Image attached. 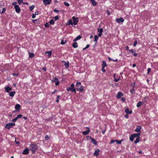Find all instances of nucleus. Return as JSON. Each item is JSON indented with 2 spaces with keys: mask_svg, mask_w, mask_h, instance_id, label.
I'll return each instance as SVG.
<instances>
[{
  "mask_svg": "<svg viewBox=\"0 0 158 158\" xmlns=\"http://www.w3.org/2000/svg\"><path fill=\"white\" fill-rule=\"evenodd\" d=\"M72 19L74 25H77L79 21V19L77 17L75 18L74 16H73L72 17Z\"/></svg>",
  "mask_w": 158,
  "mask_h": 158,
  "instance_id": "nucleus-3",
  "label": "nucleus"
},
{
  "mask_svg": "<svg viewBox=\"0 0 158 158\" xmlns=\"http://www.w3.org/2000/svg\"><path fill=\"white\" fill-rule=\"evenodd\" d=\"M81 38V37L80 35H79L76 38H75L74 40L73 41L75 42L77 40H80Z\"/></svg>",
  "mask_w": 158,
  "mask_h": 158,
  "instance_id": "nucleus-22",
  "label": "nucleus"
},
{
  "mask_svg": "<svg viewBox=\"0 0 158 158\" xmlns=\"http://www.w3.org/2000/svg\"><path fill=\"white\" fill-rule=\"evenodd\" d=\"M83 86L81 85L79 88H77V90L78 91H80L81 92H82L83 91Z\"/></svg>",
  "mask_w": 158,
  "mask_h": 158,
  "instance_id": "nucleus-12",
  "label": "nucleus"
},
{
  "mask_svg": "<svg viewBox=\"0 0 158 158\" xmlns=\"http://www.w3.org/2000/svg\"><path fill=\"white\" fill-rule=\"evenodd\" d=\"M46 53L48 54V56L50 57L52 55V52L51 51H46Z\"/></svg>",
  "mask_w": 158,
  "mask_h": 158,
  "instance_id": "nucleus-36",
  "label": "nucleus"
},
{
  "mask_svg": "<svg viewBox=\"0 0 158 158\" xmlns=\"http://www.w3.org/2000/svg\"><path fill=\"white\" fill-rule=\"evenodd\" d=\"M137 41H134V44H133V46L134 47H135L137 44Z\"/></svg>",
  "mask_w": 158,
  "mask_h": 158,
  "instance_id": "nucleus-48",
  "label": "nucleus"
},
{
  "mask_svg": "<svg viewBox=\"0 0 158 158\" xmlns=\"http://www.w3.org/2000/svg\"><path fill=\"white\" fill-rule=\"evenodd\" d=\"M16 143L17 144H20V142L19 141H17L15 140V141Z\"/></svg>",
  "mask_w": 158,
  "mask_h": 158,
  "instance_id": "nucleus-61",
  "label": "nucleus"
},
{
  "mask_svg": "<svg viewBox=\"0 0 158 158\" xmlns=\"http://www.w3.org/2000/svg\"><path fill=\"white\" fill-rule=\"evenodd\" d=\"M104 68H102V72H103L104 73H105V71H106V70L104 69Z\"/></svg>",
  "mask_w": 158,
  "mask_h": 158,
  "instance_id": "nucleus-62",
  "label": "nucleus"
},
{
  "mask_svg": "<svg viewBox=\"0 0 158 158\" xmlns=\"http://www.w3.org/2000/svg\"><path fill=\"white\" fill-rule=\"evenodd\" d=\"M35 8V6L32 5L29 6V9L31 11H32Z\"/></svg>",
  "mask_w": 158,
  "mask_h": 158,
  "instance_id": "nucleus-33",
  "label": "nucleus"
},
{
  "mask_svg": "<svg viewBox=\"0 0 158 158\" xmlns=\"http://www.w3.org/2000/svg\"><path fill=\"white\" fill-rule=\"evenodd\" d=\"M130 140L131 141H133L134 140V138L133 136H132V135H131V136L130 137Z\"/></svg>",
  "mask_w": 158,
  "mask_h": 158,
  "instance_id": "nucleus-41",
  "label": "nucleus"
},
{
  "mask_svg": "<svg viewBox=\"0 0 158 158\" xmlns=\"http://www.w3.org/2000/svg\"><path fill=\"white\" fill-rule=\"evenodd\" d=\"M59 81H57V82L55 83V85H58L59 84Z\"/></svg>",
  "mask_w": 158,
  "mask_h": 158,
  "instance_id": "nucleus-64",
  "label": "nucleus"
},
{
  "mask_svg": "<svg viewBox=\"0 0 158 158\" xmlns=\"http://www.w3.org/2000/svg\"><path fill=\"white\" fill-rule=\"evenodd\" d=\"M29 149L28 148H25L23 151L22 152L23 154L25 155L28 154L29 153Z\"/></svg>",
  "mask_w": 158,
  "mask_h": 158,
  "instance_id": "nucleus-9",
  "label": "nucleus"
},
{
  "mask_svg": "<svg viewBox=\"0 0 158 158\" xmlns=\"http://www.w3.org/2000/svg\"><path fill=\"white\" fill-rule=\"evenodd\" d=\"M103 63L102 64V68H105L106 66V62L105 61H103Z\"/></svg>",
  "mask_w": 158,
  "mask_h": 158,
  "instance_id": "nucleus-27",
  "label": "nucleus"
},
{
  "mask_svg": "<svg viewBox=\"0 0 158 158\" xmlns=\"http://www.w3.org/2000/svg\"><path fill=\"white\" fill-rule=\"evenodd\" d=\"M64 4L65 6H69V4L66 2H64Z\"/></svg>",
  "mask_w": 158,
  "mask_h": 158,
  "instance_id": "nucleus-47",
  "label": "nucleus"
},
{
  "mask_svg": "<svg viewBox=\"0 0 158 158\" xmlns=\"http://www.w3.org/2000/svg\"><path fill=\"white\" fill-rule=\"evenodd\" d=\"M18 118H17V117L15 118H14V119H13L12 120V121L13 122H15V121H16L18 119Z\"/></svg>",
  "mask_w": 158,
  "mask_h": 158,
  "instance_id": "nucleus-43",
  "label": "nucleus"
},
{
  "mask_svg": "<svg viewBox=\"0 0 158 158\" xmlns=\"http://www.w3.org/2000/svg\"><path fill=\"white\" fill-rule=\"evenodd\" d=\"M14 8L15 9V11L17 13H19L21 10L19 6L18 5H15L14 6Z\"/></svg>",
  "mask_w": 158,
  "mask_h": 158,
  "instance_id": "nucleus-4",
  "label": "nucleus"
},
{
  "mask_svg": "<svg viewBox=\"0 0 158 158\" xmlns=\"http://www.w3.org/2000/svg\"><path fill=\"white\" fill-rule=\"evenodd\" d=\"M134 87H133V88L130 90V92L132 94H134L135 92H134Z\"/></svg>",
  "mask_w": 158,
  "mask_h": 158,
  "instance_id": "nucleus-42",
  "label": "nucleus"
},
{
  "mask_svg": "<svg viewBox=\"0 0 158 158\" xmlns=\"http://www.w3.org/2000/svg\"><path fill=\"white\" fill-rule=\"evenodd\" d=\"M90 138L91 140V142L93 143V144L95 145H96L97 144V142L94 138H92L91 137H90Z\"/></svg>",
  "mask_w": 158,
  "mask_h": 158,
  "instance_id": "nucleus-13",
  "label": "nucleus"
},
{
  "mask_svg": "<svg viewBox=\"0 0 158 158\" xmlns=\"http://www.w3.org/2000/svg\"><path fill=\"white\" fill-rule=\"evenodd\" d=\"M103 29L102 28H98V32L100 33H102L103 31Z\"/></svg>",
  "mask_w": 158,
  "mask_h": 158,
  "instance_id": "nucleus-30",
  "label": "nucleus"
},
{
  "mask_svg": "<svg viewBox=\"0 0 158 158\" xmlns=\"http://www.w3.org/2000/svg\"><path fill=\"white\" fill-rule=\"evenodd\" d=\"M143 103L142 102L139 101L137 103L136 106L137 107H139L141 105H142V104Z\"/></svg>",
  "mask_w": 158,
  "mask_h": 158,
  "instance_id": "nucleus-20",
  "label": "nucleus"
},
{
  "mask_svg": "<svg viewBox=\"0 0 158 158\" xmlns=\"http://www.w3.org/2000/svg\"><path fill=\"white\" fill-rule=\"evenodd\" d=\"M73 47L74 48H77L78 47V44L77 42H75L72 45Z\"/></svg>",
  "mask_w": 158,
  "mask_h": 158,
  "instance_id": "nucleus-24",
  "label": "nucleus"
},
{
  "mask_svg": "<svg viewBox=\"0 0 158 158\" xmlns=\"http://www.w3.org/2000/svg\"><path fill=\"white\" fill-rule=\"evenodd\" d=\"M15 94V91H12L10 93L9 95L11 97H13Z\"/></svg>",
  "mask_w": 158,
  "mask_h": 158,
  "instance_id": "nucleus-25",
  "label": "nucleus"
},
{
  "mask_svg": "<svg viewBox=\"0 0 158 158\" xmlns=\"http://www.w3.org/2000/svg\"><path fill=\"white\" fill-rule=\"evenodd\" d=\"M140 141L139 137H137L135 140L134 141V143L135 144L137 143Z\"/></svg>",
  "mask_w": 158,
  "mask_h": 158,
  "instance_id": "nucleus-29",
  "label": "nucleus"
},
{
  "mask_svg": "<svg viewBox=\"0 0 158 158\" xmlns=\"http://www.w3.org/2000/svg\"><path fill=\"white\" fill-rule=\"evenodd\" d=\"M15 124L12 123H7L5 126V128L8 129H9L11 127L14 126Z\"/></svg>",
  "mask_w": 158,
  "mask_h": 158,
  "instance_id": "nucleus-2",
  "label": "nucleus"
},
{
  "mask_svg": "<svg viewBox=\"0 0 158 158\" xmlns=\"http://www.w3.org/2000/svg\"><path fill=\"white\" fill-rule=\"evenodd\" d=\"M148 97H145L143 98V101L142 102L143 103L146 102V100L148 99Z\"/></svg>",
  "mask_w": 158,
  "mask_h": 158,
  "instance_id": "nucleus-34",
  "label": "nucleus"
},
{
  "mask_svg": "<svg viewBox=\"0 0 158 158\" xmlns=\"http://www.w3.org/2000/svg\"><path fill=\"white\" fill-rule=\"evenodd\" d=\"M22 115L21 114H19L17 115V117L18 118H20L22 117Z\"/></svg>",
  "mask_w": 158,
  "mask_h": 158,
  "instance_id": "nucleus-53",
  "label": "nucleus"
},
{
  "mask_svg": "<svg viewBox=\"0 0 158 158\" xmlns=\"http://www.w3.org/2000/svg\"><path fill=\"white\" fill-rule=\"evenodd\" d=\"M120 79H121V78H120V77L119 76L118 78H115V79H114V81L115 82H118V81H119Z\"/></svg>",
  "mask_w": 158,
  "mask_h": 158,
  "instance_id": "nucleus-35",
  "label": "nucleus"
},
{
  "mask_svg": "<svg viewBox=\"0 0 158 158\" xmlns=\"http://www.w3.org/2000/svg\"><path fill=\"white\" fill-rule=\"evenodd\" d=\"M142 127L141 126H137L136 127V128L135 129V131L137 132L140 133V130L141 129Z\"/></svg>",
  "mask_w": 158,
  "mask_h": 158,
  "instance_id": "nucleus-7",
  "label": "nucleus"
},
{
  "mask_svg": "<svg viewBox=\"0 0 158 158\" xmlns=\"http://www.w3.org/2000/svg\"><path fill=\"white\" fill-rule=\"evenodd\" d=\"M132 135V136H133L134 138H135L136 137H137V136L135 134V133L133 135Z\"/></svg>",
  "mask_w": 158,
  "mask_h": 158,
  "instance_id": "nucleus-59",
  "label": "nucleus"
},
{
  "mask_svg": "<svg viewBox=\"0 0 158 158\" xmlns=\"http://www.w3.org/2000/svg\"><path fill=\"white\" fill-rule=\"evenodd\" d=\"M60 97V95H58L56 97V102L58 103L59 102V99Z\"/></svg>",
  "mask_w": 158,
  "mask_h": 158,
  "instance_id": "nucleus-37",
  "label": "nucleus"
},
{
  "mask_svg": "<svg viewBox=\"0 0 158 158\" xmlns=\"http://www.w3.org/2000/svg\"><path fill=\"white\" fill-rule=\"evenodd\" d=\"M20 107L21 106L19 104H17L15 106V108L17 111H19L20 109Z\"/></svg>",
  "mask_w": 158,
  "mask_h": 158,
  "instance_id": "nucleus-11",
  "label": "nucleus"
},
{
  "mask_svg": "<svg viewBox=\"0 0 158 158\" xmlns=\"http://www.w3.org/2000/svg\"><path fill=\"white\" fill-rule=\"evenodd\" d=\"M45 138L46 140H48L49 139V137L48 135H46Z\"/></svg>",
  "mask_w": 158,
  "mask_h": 158,
  "instance_id": "nucleus-45",
  "label": "nucleus"
},
{
  "mask_svg": "<svg viewBox=\"0 0 158 158\" xmlns=\"http://www.w3.org/2000/svg\"><path fill=\"white\" fill-rule=\"evenodd\" d=\"M6 10V9L5 8H3L1 12V13L2 14L4 13Z\"/></svg>",
  "mask_w": 158,
  "mask_h": 158,
  "instance_id": "nucleus-44",
  "label": "nucleus"
},
{
  "mask_svg": "<svg viewBox=\"0 0 158 158\" xmlns=\"http://www.w3.org/2000/svg\"><path fill=\"white\" fill-rule=\"evenodd\" d=\"M35 15L34 14H33L32 15V18H35Z\"/></svg>",
  "mask_w": 158,
  "mask_h": 158,
  "instance_id": "nucleus-60",
  "label": "nucleus"
},
{
  "mask_svg": "<svg viewBox=\"0 0 158 158\" xmlns=\"http://www.w3.org/2000/svg\"><path fill=\"white\" fill-rule=\"evenodd\" d=\"M67 90L68 91H71V92L76 93V90L75 89L71 88V87H68L67 88Z\"/></svg>",
  "mask_w": 158,
  "mask_h": 158,
  "instance_id": "nucleus-6",
  "label": "nucleus"
},
{
  "mask_svg": "<svg viewBox=\"0 0 158 158\" xmlns=\"http://www.w3.org/2000/svg\"><path fill=\"white\" fill-rule=\"evenodd\" d=\"M140 133L139 132V133H135V134H136V136H137V137H139V136L140 135Z\"/></svg>",
  "mask_w": 158,
  "mask_h": 158,
  "instance_id": "nucleus-50",
  "label": "nucleus"
},
{
  "mask_svg": "<svg viewBox=\"0 0 158 158\" xmlns=\"http://www.w3.org/2000/svg\"><path fill=\"white\" fill-rule=\"evenodd\" d=\"M116 21L118 23H122L124 22V20L122 17H121L119 19L117 18L116 19Z\"/></svg>",
  "mask_w": 158,
  "mask_h": 158,
  "instance_id": "nucleus-5",
  "label": "nucleus"
},
{
  "mask_svg": "<svg viewBox=\"0 0 158 158\" xmlns=\"http://www.w3.org/2000/svg\"><path fill=\"white\" fill-rule=\"evenodd\" d=\"M54 11L56 13H57L59 12V11L58 10H56V9L54 10Z\"/></svg>",
  "mask_w": 158,
  "mask_h": 158,
  "instance_id": "nucleus-57",
  "label": "nucleus"
},
{
  "mask_svg": "<svg viewBox=\"0 0 158 158\" xmlns=\"http://www.w3.org/2000/svg\"><path fill=\"white\" fill-rule=\"evenodd\" d=\"M151 69L150 68H148V69H147V71H148L147 73L148 74L151 71Z\"/></svg>",
  "mask_w": 158,
  "mask_h": 158,
  "instance_id": "nucleus-49",
  "label": "nucleus"
},
{
  "mask_svg": "<svg viewBox=\"0 0 158 158\" xmlns=\"http://www.w3.org/2000/svg\"><path fill=\"white\" fill-rule=\"evenodd\" d=\"M18 2L19 4L20 5L22 3H23V0H18Z\"/></svg>",
  "mask_w": 158,
  "mask_h": 158,
  "instance_id": "nucleus-39",
  "label": "nucleus"
},
{
  "mask_svg": "<svg viewBox=\"0 0 158 158\" xmlns=\"http://www.w3.org/2000/svg\"><path fill=\"white\" fill-rule=\"evenodd\" d=\"M125 112L127 114H131L132 113V111L131 110L130 111H129V109L127 108L125 110Z\"/></svg>",
  "mask_w": 158,
  "mask_h": 158,
  "instance_id": "nucleus-14",
  "label": "nucleus"
},
{
  "mask_svg": "<svg viewBox=\"0 0 158 158\" xmlns=\"http://www.w3.org/2000/svg\"><path fill=\"white\" fill-rule=\"evenodd\" d=\"M63 62H64V65L65 66V67L66 68H69V63L68 61L67 62H65V61H62Z\"/></svg>",
  "mask_w": 158,
  "mask_h": 158,
  "instance_id": "nucleus-17",
  "label": "nucleus"
},
{
  "mask_svg": "<svg viewBox=\"0 0 158 158\" xmlns=\"http://www.w3.org/2000/svg\"><path fill=\"white\" fill-rule=\"evenodd\" d=\"M81 83L80 82H77L76 84V85L77 87H79L81 85Z\"/></svg>",
  "mask_w": 158,
  "mask_h": 158,
  "instance_id": "nucleus-38",
  "label": "nucleus"
},
{
  "mask_svg": "<svg viewBox=\"0 0 158 158\" xmlns=\"http://www.w3.org/2000/svg\"><path fill=\"white\" fill-rule=\"evenodd\" d=\"M57 90L56 89H55L53 92H52V94H54L55 93L57 92Z\"/></svg>",
  "mask_w": 158,
  "mask_h": 158,
  "instance_id": "nucleus-58",
  "label": "nucleus"
},
{
  "mask_svg": "<svg viewBox=\"0 0 158 158\" xmlns=\"http://www.w3.org/2000/svg\"><path fill=\"white\" fill-rule=\"evenodd\" d=\"M12 75L14 76H18L19 75V74L18 73H12Z\"/></svg>",
  "mask_w": 158,
  "mask_h": 158,
  "instance_id": "nucleus-51",
  "label": "nucleus"
},
{
  "mask_svg": "<svg viewBox=\"0 0 158 158\" xmlns=\"http://www.w3.org/2000/svg\"><path fill=\"white\" fill-rule=\"evenodd\" d=\"M52 0H44L43 1L44 4L45 5L49 4Z\"/></svg>",
  "mask_w": 158,
  "mask_h": 158,
  "instance_id": "nucleus-10",
  "label": "nucleus"
},
{
  "mask_svg": "<svg viewBox=\"0 0 158 158\" xmlns=\"http://www.w3.org/2000/svg\"><path fill=\"white\" fill-rule=\"evenodd\" d=\"M5 89L7 92H9L10 90H11L12 89L9 86H7L5 87Z\"/></svg>",
  "mask_w": 158,
  "mask_h": 158,
  "instance_id": "nucleus-16",
  "label": "nucleus"
},
{
  "mask_svg": "<svg viewBox=\"0 0 158 158\" xmlns=\"http://www.w3.org/2000/svg\"><path fill=\"white\" fill-rule=\"evenodd\" d=\"M67 42V40H61V42L60 44L62 45H63L65 44Z\"/></svg>",
  "mask_w": 158,
  "mask_h": 158,
  "instance_id": "nucleus-28",
  "label": "nucleus"
},
{
  "mask_svg": "<svg viewBox=\"0 0 158 158\" xmlns=\"http://www.w3.org/2000/svg\"><path fill=\"white\" fill-rule=\"evenodd\" d=\"M38 146L35 143H31L30 145V149L33 153H35L38 149Z\"/></svg>",
  "mask_w": 158,
  "mask_h": 158,
  "instance_id": "nucleus-1",
  "label": "nucleus"
},
{
  "mask_svg": "<svg viewBox=\"0 0 158 158\" xmlns=\"http://www.w3.org/2000/svg\"><path fill=\"white\" fill-rule=\"evenodd\" d=\"M54 19H55V21H56L58 19L59 16H56L54 17Z\"/></svg>",
  "mask_w": 158,
  "mask_h": 158,
  "instance_id": "nucleus-46",
  "label": "nucleus"
},
{
  "mask_svg": "<svg viewBox=\"0 0 158 158\" xmlns=\"http://www.w3.org/2000/svg\"><path fill=\"white\" fill-rule=\"evenodd\" d=\"M123 139H122L121 140H115V142L116 143L118 144H120L123 141Z\"/></svg>",
  "mask_w": 158,
  "mask_h": 158,
  "instance_id": "nucleus-26",
  "label": "nucleus"
},
{
  "mask_svg": "<svg viewBox=\"0 0 158 158\" xmlns=\"http://www.w3.org/2000/svg\"><path fill=\"white\" fill-rule=\"evenodd\" d=\"M74 85L73 84H72L70 85V87L71 88L75 89L74 87Z\"/></svg>",
  "mask_w": 158,
  "mask_h": 158,
  "instance_id": "nucleus-52",
  "label": "nucleus"
},
{
  "mask_svg": "<svg viewBox=\"0 0 158 158\" xmlns=\"http://www.w3.org/2000/svg\"><path fill=\"white\" fill-rule=\"evenodd\" d=\"M54 80H55V81H58V79L57 78H56V77H55L54 78Z\"/></svg>",
  "mask_w": 158,
  "mask_h": 158,
  "instance_id": "nucleus-63",
  "label": "nucleus"
},
{
  "mask_svg": "<svg viewBox=\"0 0 158 158\" xmlns=\"http://www.w3.org/2000/svg\"><path fill=\"white\" fill-rule=\"evenodd\" d=\"M90 131V130L89 129L87 131H83V132H82V134L83 135H86L88 134L89 133Z\"/></svg>",
  "mask_w": 158,
  "mask_h": 158,
  "instance_id": "nucleus-18",
  "label": "nucleus"
},
{
  "mask_svg": "<svg viewBox=\"0 0 158 158\" xmlns=\"http://www.w3.org/2000/svg\"><path fill=\"white\" fill-rule=\"evenodd\" d=\"M98 38V36L97 35H95L94 36V42H95L96 43H97V40Z\"/></svg>",
  "mask_w": 158,
  "mask_h": 158,
  "instance_id": "nucleus-32",
  "label": "nucleus"
},
{
  "mask_svg": "<svg viewBox=\"0 0 158 158\" xmlns=\"http://www.w3.org/2000/svg\"><path fill=\"white\" fill-rule=\"evenodd\" d=\"M49 23L51 25H53L55 23L54 20L52 19H51Z\"/></svg>",
  "mask_w": 158,
  "mask_h": 158,
  "instance_id": "nucleus-31",
  "label": "nucleus"
},
{
  "mask_svg": "<svg viewBox=\"0 0 158 158\" xmlns=\"http://www.w3.org/2000/svg\"><path fill=\"white\" fill-rule=\"evenodd\" d=\"M123 95V94L121 92H119L117 95L116 97L118 99L121 98Z\"/></svg>",
  "mask_w": 158,
  "mask_h": 158,
  "instance_id": "nucleus-8",
  "label": "nucleus"
},
{
  "mask_svg": "<svg viewBox=\"0 0 158 158\" xmlns=\"http://www.w3.org/2000/svg\"><path fill=\"white\" fill-rule=\"evenodd\" d=\"M73 25V23L72 22V20L71 19H69V21H68V22L66 23V25Z\"/></svg>",
  "mask_w": 158,
  "mask_h": 158,
  "instance_id": "nucleus-19",
  "label": "nucleus"
},
{
  "mask_svg": "<svg viewBox=\"0 0 158 158\" xmlns=\"http://www.w3.org/2000/svg\"><path fill=\"white\" fill-rule=\"evenodd\" d=\"M17 3L16 2H14L12 3V5H14L15 6V5H16Z\"/></svg>",
  "mask_w": 158,
  "mask_h": 158,
  "instance_id": "nucleus-55",
  "label": "nucleus"
},
{
  "mask_svg": "<svg viewBox=\"0 0 158 158\" xmlns=\"http://www.w3.org/2000/svg\"><path fill=\"white\" fill-rule=\"evenodd\" d=\"M28 53L29 55V57L31 58L34 57L35 55L33 53H31L29 52Z\"/></svg>",
  "mask_w": 158,
  "mask_h": 158,
  "instance_id": "nucleus-23",
  "label": "nucleus"
},
{
  "mask_svg": "<svg viewBox=\"0 0 158 158\" xmlns=\"http://www.w3.org/2000/svg\"><path fill=\"white\" fill-rule=\"evenodd\" d=\"M45 27H50V25L49 24V23H46L45 24Z\"/></svg>",
  "mask_w": 158,
  "mask_h": 158,
  "instance_id": "nucleus-40",
  "label": "nucleus"
},
{
  "mask_svg": "<svg viewBox=\"0 0 158 158\" xmlns=\"http://www.w3.org/2000/svg\"><path fill=\"white\" fill-rule=\"evenodd\" d=\"M92 3V4L94 6H95L97 5V3L94 0H89Z\"/></svg>",
  "mask_w": 158,
  "mask_h": 158,
  "instance_id": "nucleus-21",
  "label": "nucleus"
},
{
  "mask_svg": "<svg viewBox=\"0 0 158 158\" xmlns=\"http://www.w3.org/2000/svg\"><path fill=\"white\" fill-rule=\"evenodd\" d=\"M129 52L132 53H134V50L133 49H131L129 50Z\"/></svg>",
  "mask_w": 158,
  "mask_h": 158,
  "instance_id": "nucleus-54",
  "label": "nucleus"
},
{
  "mask_svg": "<svg viewBox=\"0 0 158 158\" xmlns=\"http://www.w3.org/2000/svg\"><path fill=\"white\" fill-rule=\"evenodd\" d=\"M115 142V140H112L110 142V144L113 143Z\"/></svg>",
  "mask_w": 158,
  "mask_h": 158,
  "instance_id": "nucleus-56",
  "label": "nucleus"
},
{
  "mask_svg": "<svg viewBox=\"0 0 158 158\" xmlns=\"http://www.w3.org/2000/svg\"><path fill=\"white\" fill-rule=\"evenodd\" d=\"M100 152V150L98 149L96 150L94 153V155L96 156H97L99 155V152Z\"/></svg>",
  "mask_w": 158,
  "mask_h": 158,
  "instance_id": "nucleus-15",
  "label": "nucleus"
}]
</instances>
